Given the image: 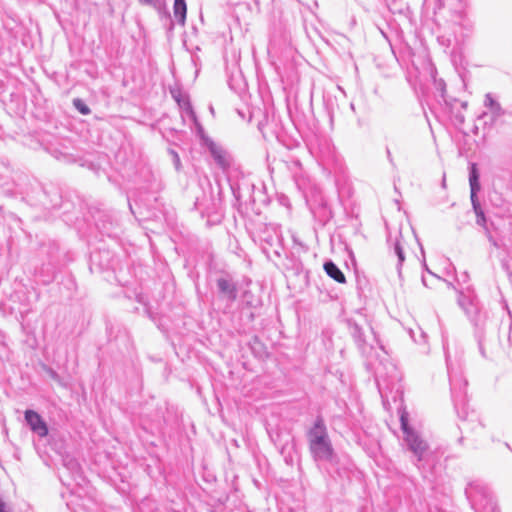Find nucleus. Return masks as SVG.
I'll list each match as a JSON object with an SVG mask.
<instances>
[{"mask_svg":"<svg viewBox=\"0 0 512 512\" xmlns=\"http://www.w3.org/2000/svg\"><path fill=\"white\" fill-rule=\"evenodd\" d=\"M457 301L474 326V336L481 357L485 360H492V353L488 350L487 344L498 336L497 324L490 320L486 313L480 311L478 302L474 297L460 292Z\"/></svg>","mask_w":512,"mask_h":512,"instance_id":"nucleus-1","label":"nucleus"},{"mask_svg":"<svg viewBox=\"0 0 512 512\" xmlns=\"http://www.w3.org/2000/svg\"><path fill=\"white\" fill-rule=\"evenodd\" d=\"M309 451L315 461H331L334 449L329 438L327 427L321 417H317L307 432Z\"/></svg>","mask_w":512,"mask_h":512,"instance_id":"nucleus-2","label":"nucleus"},{"mask_svg":"<svg viewBox=\"0 0 512 512\" xmlns=\"http://www.w3.org/2000/svg\"><path fill=\"white\" fill-rule=\"evenodd\" d=\"M400 424L404 434V442L407 449L415 457V466L422 473L423 462L427 461L432 454L428 443L409 425L408 413L400 412Z\"/></svg>","mask_w":512,"mask_h":512,"instance_id":"nucleus-3","label":"nucleus"},{"mask_svg":"<svg viewBox=\"0 0 512 512\" xmlns=\"http://www.w3.org/2000/svg\"><path fill=\"white\" fill-rule=\"evenodd\" d=\"M469 185H470V200L473 211L476 215V223L479 226H486V216L478 200V192L481 189L480 173L476 163H471L469 166Z\"/></svg>","mask_w":512,"mask_h":512,"instance_id":"nucleus-4","label":"nucleus"},{"mask_svg":"<svg viewBox=\"0 0 512 512\" xmlns=\"http://www.w3.org/2000/svg\"><path fill=\"white\" fill-rule=\"evenodd\" d=\"M465 494L475 512H480L484 502H488V488L479 481L469 483L465 489Z\"/></svg>","mask_w":512,"mask_h":512,"instance_id":"nucleus-5","label":"nucleus"},{"mask_svg":"<svg viewBox=\"0 0 512 512\" xmlns=\"http://www.w3.org/2000/svg\"><path fill=\"white\" fill-rule=\"evenodd\" d=\"M209 151L216 165L222 170H228L233 162L231 154L219 143L209 141L204 146Z\"/></svg>","mask_w":512,"mask_h":512,"instance_id":"nucleus-6","label":"nucleus"},{"mask_svg":"<svg viewBox=\"0 0 512 512\" xmlns=\"http://www.w3.org/2000/svg\"><path fill=\"white\" fill-rule=\"evenodd\" d=\"M447 372L449 376L450 389L453 397H462L465 394L467 381L463 379L461 373L456 369L454 364L446 355Z\"/></svg>","mask_w":512,"mask_h":512,"instance_id":"nucleus-7","label":"nucleus"},{"mask_svg":"<svg viewBox=\"0 0 512 512\" xmlns=\"http://www.w3.org/2000/svg\"><path fill=\"white\" fill-rule=\"evenodd\" d=\"M25 421L33 433L39 437L48 435V426L41 415L34 410L28 409L24 413Z\"/></svg>","mask_w":512,"mask_h":512,"instance_id":"nucleus-8","label":"nucleus"},{"mask_svg":"<svg viewBox=\"0 0 512 512\" xmlns=\"http://www.w3.org/2000/svg\"><path fill=\"white\" fill-rule=\"evenodd\" d=\"M218 292L228 303H233L237 299V286L230 277H219L216 280Z\"/></svg>","mask_w":512,"mask_h":512,"instance_id":"nucleus-9","label":"nucleus"},{"mask_svg":"<svg viewBox=\"0 0 512 512\" xmlns=\"http://www.w3.org/2000/svg\"><path fill=\"white\" fill-rule=\"evenodd\" d=\"M393 374L390 376V380L383 377L379 372L376 375V383L379 390V393L381 395L383 404L385 405L386 402L389 400L388 396V390H390V384L394 385L395 382H398L400 380L399 373L395 367H392Z\"/></svg>","mask_w":512,"mask_h":512,"instance_id":"nucleus-10","label":"nucleus"},{"mask_svg":"<svg viewBox=\"0 0 512 512\" xmlns=\"http://www.w3.org/2000/svg\"><path fill=\"white\" fill-rule=\"evenodd\" d=\"M63 466L67 471H69L77 485H80L81 481H84L80 464L73 456H63Z\"/></svg>","mask_w":512,"mask_h":512,"instance_id":"nucleus-11","label":"nucleus"},{"mask_svg":"<svg viewBox=\"0 0 512 512\" xmlns=\"http://www.w3.org/2000/svg\"><path fill=\"white\" fill-rule=\"evenodd\" d=\"M484 106L489 109L492 120L496 121L505 114L501 104L493 97L491 93H487L484 99Z\"/></svg>","mask_w":512,"mask_h":512,"instance_id":"nucleus-12","label":"nucleus"},{"mask_svg":"<svg viewBox=\"0 0 512 512\" xmlns=\"http://www.w3.org/2000/svg\"><path fill=\"white\" fill-rule=\"evenodd\" d=\"M324 270L326 274L338 283H345L346 279L343 272L331 260L324 263Z\"/></svg>","mask_w":512,"mask_h":512,"instance_id":"nucleus-13","label":"nucleus"},{"mask_svg":"<svg viewBox=\"0 0 512 512\" xmlns=\"http://www.w3.org/2000/svg\"><path fill=\"white\" fill-rule=\"evenodd\" d=\"M174 17L177 19L178 23L181 25L185 24L187 6L185 0H174Z\"/></svg>","mask_w":512,"mask_h":512,"instance_id":"nucleus-14","label":"nucleus"},{"mask_svg":"<svg viewBox=\"0 0 512 512\" xmlns=\"http://www.w3.org/2000/svg\"><path fill=\"white\" fill-rule=\"evenodd\" d=\"M352 336L358 348L365 353L367 351V343L364 337V332L358 324H354L351 330Z\"/></svg>","mask_w":512,"mask_h":512,"instance_id":"nucleus-15","label":"nucleus"},{"mask_svg":"<svg viewBox=\"0 0 512 512\" xmlns=\"http://www.w3.org/2000/svg\"><path fill=\"white\" fill-rule=\"evenodd\" d=\"M170 94L172 98L176 101L180 110L186 106V103H190L188 94L184 93L180 88H171Z\"/></svg>","mask_w":512,"mask_h":512,"instance_id":"nucleus-16","label":"nucleus"},{"mask_svg":"<svg viewBox=\"0 0 512 512\" xmlns=\"http://www.w3.org/2000/svg\"><path fill=\"white\" fill-rule=\"evenodd\" d=\"M195 127V133L197 137L200 140V144L204 147L206 144L209 143V141H212V139L206 134L202 124L197 119L196 121L192 122Z\"/></svg>","mask_w":512,"mask_h":512,"instance_id":"nucleus-17","label":"nucleus"},{"mask_svg":"<svg viewBox=\"0 0 512 512\" xmlns=\"http://www.w3.org/2000/svg\"><path fill=\"white\" fill-rule=\"evenodd\" d=\"M186 106L182 108L181 111V118L185 121L186 118H188L191 122L196 121L198 119L191 102L189 104H185Z\"/></svg>","mask_w":512,"mask_h":512,"instance_id":"nucleus-18","label":"nucleus"},{"mask_svg":"<svg viewBox=\"0 0 512 512\" xmlns=\"http://www.w3.org/2000/svg\"><path fill=\"white\" fill-rule=\"evenodd\" d=\"M394 253L398 258L397 268H398V271L400 272V267L402 266L403 262L405 261V254H404L403 247L399 240H397L394 244Z\"/></svg>","mask_w":512,"mask_h":512,"instance_id":"nucleus-19","label":"nucleus"},{"mask_svg":"<svg viewBox=\"0 0 512 512\" xmlns=\"http://www.w3.org/2000/svg\"><path fill=\"white\" fill-rule=\"evenodd\" d=\"M73 105L82 115H88L90 113V108L79 98L73 100Z\"/></svg>","mask_w":512,"mask_h":512,"instance_id":"nucleus-20","label":"nucleus"},{"mask_svg":"<svg viewBox=\"0 0 512 512\" xmlns=\"http://www.w3.org/2000/svg\"><path fill=\"white\" fill-rule=\"evenodd\" d=\"M435 87L437 91L440 93V96L444 99L446 93V83L443 79H435L434 80Z\"/></svg>","mask_w":512,"mask_h":512,"instance_id":"nucleus-21","label":"nucleus"},{"mask_svg":"<svg viewBox=\"0 0 512 512\" xmlns=\"http://www.w3.org/2000/svg\"><path fill=\"white\" fill-rule=\"evenodd\" d=\"M141 4L157 8L161 5L160 0H138Z\"/></svg>","mask_w":512,"mask_h":512,"instance_id":"nucleus-22","label":"nucleus"},{"mask_svg":"<svg viewBox=\"0 0 512 512\" xmlns=\"http://www.w3.org/2000/svg\"><path fill=\"white\" fill-rule=\"evenodd\" d=\"M173 155H174V159H175V165H176V168L178 169V166L180 165V159H179V156L176 152L172 151Z\"/></svg>","mask_w":512,"mask_h":512,"instance_id":"nucleus-23","label":"nucleus"},{"mask_svg":"<svg viewBox=\"0 0 512 512\" xmlns=\"http://www.w3.org/2000/svg\"><path fill=\"white\" fill-rule=\"evenodd\" d=\"M0 512H7L5 509V504L2 501H0Z\"/></svg>","mask_w":512,"mask_h":512,"instance_id":"nucleus-24","label":"nucleus"},{"mask_svg":"<svg viewBox=\"0 0 512 512\" xmlns=\"http://www.w3.org/2000/svg\"><path fill=\"white\" fill-rule=\"evenodd\" d=\"M209 110H210V112H211L212 114H214V108H213V106H210V107H209Z\"/></svg>","mask_w":512,"mask_h":512,"instance_id":"nucleus-25","label":"nucleus"},{"mask_svg":"<svg viewBox=\"0 0 512 512\" xmlns=\"http://www.w3.org/2000/svg\"><path fill=\"white\" fill-rule=\"evenodd\" d=\"M387 154H388V158H389V160L391 161V153H390V151H389V150H387Z\"/></svg>","mask_w":512,"mask_h":512,"instance_id":"nucleus-26","label":"nucleus"}]
</instances>
